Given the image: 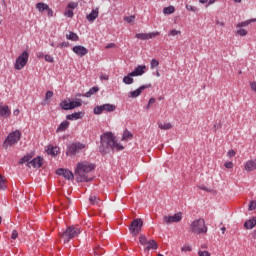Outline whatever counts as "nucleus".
Here are the masks:
<instances>
[{"mask_svg":"<svg viewBox=\"0 0 256 256\" xmlns=\"http://www.w3.org/2000/svg\"><path fill=\"white\" fill-rule=\"evenodd\" d=\"M151 69H155V67H159V60L152 59L150 62Z\"/></svg>","mask_w":256,"mask_h":256,"instance_id":"obj_38","label":"nucleus"},{"mask_svg":"<svg viewBox=\"0 0 256 256\" xmlns=\"http://www.w3.org/2000/svg\"><path fill=\"white\" fill-rule=\"evenodd\" d=\"M160 33L158 31L152 33H137L135 35L136 39H141V41H147V39H153L159 37Z\"/></svg>","mask_w":256,"mask_h":256,"instance_id":"obj_14","label":"nucleus"},{"mask_svg":"<svg viewBox=\"0 0 256 256\" xmlns=\"http://www.w3.org/2000/svg\"><path fill=\"white\" fill-rule=\"evenodd\" d=\"M254 21H256V19H251V20H247V21H244V22H240V23L237 24V27L238 28L247 27L248 25H251V23H254Z\"/></svg>","mask_w":256,"mask_h":256,"instance_id":"obj_34","label":"nucleus"},{"mask_svg":"<svg viewBox=\"0 0 256 256\" xmlns=\"http://www.w3.org/2000/svg\"><path fill=\"white\" fill-rule=\"evenodd\" d=\"M35 157V151H30L24 157H22L19 161L20 165L27 163L26 166L33 167L34 169H40L43 167V157L37 156ZM34 158V159H33Z\"/></svg>","mask_w":256,"mask_h":256,"instance_id":"obj_3","label":"nucleus"},{"mask_svg":"<svg viewBox=\"0 0 256 256\" xmlns=\"http://www.w3.org/2000/svg\"><path fill=\"white\" fill-rule=\"evenodd\" d=\"M198 255L199 256H211V253H209V251H199Z\"/></svg>","mask_w":256,"mask_h":256,"instance_id":"obj_51","label":"nucleus"},{"mask_svg":"<svg viewBox=\"0 0 256 256\" xmlns=\"http://www.w3.org/2000/svg\"><path fill=\"white\" fill-rule=\"evenodd\" d=\"M235 154V150H229L227 153L228 157H235Z\"/></svg>","mask_w":256,"mask_h":256,"instance_id":"obj_55","label":"nucleus"},{"mask_svg":"<svg viewBox=\"0 0 256 256\" xmlns=\"http://www.w3.org/2000/svg\"><path fill=\"white\" fill-rule=\"evenodd\" d=\"M79 7V4L77 2H70L68 4V9H77Z\"/></svg>","mask_w":256,"mask_h":256,"instance_id":"obj_43","label":"nucleus"},{"mask_svg":"<svg viewBox=\"0 0 256 256\" xmlns=\"http://www.w3.org/2000/svg\"><path fill=\"white\" fill-rule=\"evenodd\" d=\"M181 251H191V246L184 245L182 246Z\"/></svg>","mask_w":256,"mask_h":256,"instance_id":"obj_54","label":"nucleus"},{"mask_svg":"<svg viewBox=\"0 0 256 256\" xmlns=\"http://www.w3.org/2000/svg\"><path fill=\"white\" fill-rule=\"evenodd\" d=\"M158 127L159 129L167 131L169 129H172L173 125H171V123H165V124H159Z\"/></svg>","mask_w":256,"mask_h":256,"instance_id":"obj_35","label":"nucleus"},{"mask_svg":"<svg viewBox=\"0 0 256 256\" xmlns=\"http://www.w3.org/2000/svg\"><path fill=\"white\" fill-rule=\"evenodd\" d=\"M142 228H143V219L137 218L131 222L129 231H130L131 235H133V237H137V235H139V233H141Z\"/></svg>","mask_w":256,"mask_h":256,"instance_id":"obj_9","label":"nucleus"},{"mask_svg":"<svg viewBox=\"0 0 256 256\" xmlns=\"http://www.w3.org/2000/svg\"><path fill=\"white\" fill-rule=\"evenodd\" d=\"M98 91H99V87L94 86L90 88L89 91L86 92L85 94H78L77 97H91L92 95H95V93H97Z\"/></svg>","mask_w":256,"mask_h":256,"instance_id":"obj_21","label":"nucleus"},{"mask_svg":"<svg viewBox=\"0 0 256 256\" xmlns=\"http://www.w3.org/2000/svg\"><path fill=\"white\" fill-rule=\"evenodd\" d=\"M207 1H209V0H199V2L202 3L203 5H205V3H207Z\"/></svg>","mask_w":256,"mask_h":256,"instance_id":"obj_63","label":"nucleus"},{"mask_svg":"<svg viewBox=\"0 0 256 256\" xmlns=\"http://www.w3.org/2000/svg\"><path fill=\"white\" fill-rule=\"evenodd\" d=\"M216 24H217V25H220L221 27H225V22L217 21Z\"/></svg>","mask_w":256,"mask_h":256,"instance_id":"obj_61","label":"nucleus"},{"mask_svg":"<svg viewBox=\"0 0 256 256\" xmlns=\"http://www.w3.org/2000/svg\"><path fill=\"white\" fill-rule=\"evenodd\" d=\"M117 107L113 104H104L100 106L94 107V115H101L103 111H106L107 113H113Z\"/></svg>","mask_w":256,"mask_h":256,"instance_id":"obj_10","label":"nucleus"},{"mask_svg":"<svg viewBox=\"0 0 256 256\" xmlns=\"http://www.w3.org/2000/svg\"><path fill=\"white\" fill-rule=\"evenodd\" d=\"M133 77L135 76L131 75V72H130L127 76H124L123 83H125V85H133L134 83Z\"/></svg>","mask_w":256,"mask_h":256,"instance_id":"obj_28","label":"nucleus"},{"mask_svg":"<svg viewBox=\"0 0 256 256\" xmlns=\"http://www.w3.org/2000/svg\"><path fill=\"white\" fill-rule=\"evenodd\" d=\"M69 121L65 120L63 121L57 128L56 133H63V131H67L69 129Z\"/></svg>","mask_w":256,"mask_h":256,"instance_id":"obj_22","label":"nucleus"},{"mask_svg":"<svg viewBox=\"0 0 256 256\" xmlns=\"http://www.w3.org/2000/svg\"><path fill=\"white\" fill-rule=\"evenodd\" d=\"M256 209V201H251L249 204V211H255Z\"/></svg>","mask_w":256,"mask_h":256,"instance_id":"obj_46","label":"nucleus"},{"mask_svg":"<svg viewBox=\"0 0 256 256\" xmlns=\"http://www.w3.org/2000/svg\"><path fill=\"white\" fill-rule=\"evenodd\" d=\"M46 152L48 153V155H52L53 157H55L59 153V147H53L52 145H50L48 146Z\"/></svg>","mask_w":256,"mask_h":256,"instance_id":"obj_25","label":"nucleus"},{"mask_svg":"<svg viewBox=\"0 0 256 256\" xmlns=\"http://www.w3.org/2000/svg\"><path fill=\"white\" fill-rule=\"evenodd\" d=\"M237 35H240L241 37H245V35H247V30L240 28L239 30H237Z\"/></svg>","mask_w":256,"mask_h":256,"instance_id":"obj_42","label":"nucleus"},{"mask_svg":"<svg viewBox=\"0 0 256 256\" xmlns=\"http://www.w3.org/2000/svg\"><path fill=\"white\" fill-rule=\"evenodd\" d=\"M150 87H151V84L142 85L138 89L129 92L128 97L130 99H137V97H139V95H141V93H143V91H145V89H149Z\"/></svg>","mask_w":256,"mask_h":256,"instance_id":"obj_13","label":"nucleus"},{"mask_svg":"<svg viewBox=\"0 0 256 256\" xmlns=\"http://www.w3.org/2000/svg\"><path fill=\"white\" fill-rule=\"evenodd\" d=\"M83 115H85V113L75 112V113L66 115V119L68 121H77V119H81V117H83Z\"/></svg>","mask_w":256,"mask_h":256,"instance_id":"obj_19","label":"nucleus"},{"mask_svg":"<svg viewBox=\"0 0 256 256\" xmlns=\"http://www.w3.org/2000/svg\"><path fill=\"white\" fill-rule=\"evenodd\" d=\"M72 51H73V53L78 55V57H85V55H87V53H89V50L87 48H85V46H82V45L74 46L72 48Z\"/></svg>","mask_w":256,"mask_h":256,"instance_id":"obj_15","label":"nucleus"},{"mask_svg":"<svg viewBox=\"0 0 256 256\" xmlns=\"http://www.w3.org/2000/svg\"><path fill=\"white\" fill-rule=\"evenodd\" d=\"M86 145L81 142H74L67 147L66 155L68 157H75L77 153H81Z\"/></svg>","mask_w":256,"mask_h":256,"instance_id":"obj_8","label":"nucleus"},{"mask_svg":"<svg viewBox=\"0 0 256 256\" xmlns=\"http://www.w3.org/2000/svg\"><path fill=\"white\" fill-rule=\"evenodd\" d=\"M181 219H183V213L178 212L173 216H164L163 223H165L166 225H170V223H179Z\"/></svg>","mask_w":256,"mask_h":256,"instance_id":"obj_11","label":"nucleus"},{"mask_svg":"<svg viewBox=\"0 0 256 256\" xmlns=\"http://www.w3.org/2000/svg\"><path fill=\"white\" fill-rule=\"evenodd\" d=\"M145 69H147V66L145 65H138L134 71L130 72V75H133L134 77H141V75H144Z\"/></svg>","mask_w":256,"mask_h":256,"instance_id":"obj_16","label":"nucleus"},{"mask_svg":"<svg viewBox=\"0 0 256 256\" xmlns=\"http://www.w3.org/2000/svg\"><path fill=\"white\" fill-rule=\"evenodd\" d=\"M37 57H38L39 59H43V57H44L43 52L38 53V54H37Z\"/></svg>","mask_w":256,"mask_h":256,"instance_id":"obj_62","label":"nucleus"},{"mask_svg":"<svg viewBox=\"0 0 256 256\" xmlns=\"http://www.w3.org/2000/svg\"><path fill=\"white\" fill-rule=\"evenodd\" d=\"M21 141V131L16 130L8 134L7 138L4 140L2 147L3 149H9L13 145H17Z\"/></svg>","mask_w":256,"mask_h":256,"instance_id":"obj_6","label":"nucleus"},{"mask_svg":"<svg viewBox=\"0 0 256 256\" xmlns=\"http://www.w3.org/2000/svg\"><path fill=\"white\" fill-rule=\"evenodd\" d=\"M95 255H103V249L101 247H98L94 250Z\"/></svg>","mask_w":256,"mask_h":256,"instance_id":"obj_48","label":"nucleus"},{"mask_svg":"<svg viewBox=\"0 0 256 256\" xmlns=\"http://www.w3.org/2000/svg\"><path fill=\"white\" fill-rule=\"evenodd\" d=\"M29 63V52L23 51L16 59L14 69L21 71Z\"/></svg>","mask_w":256,"mask_h":256,"instance_id":"obj_7","label":"nucleus"},{"mask_svg":"<svg viewBox=\"0 0 256 256\" xmlns=\"http://www.w3.org/2000/svg\"><path fill=\"white\" fill-rule=\"evenodd\" d=\"M66 39L69 41H79V36L75 32H69V34H66Z\"/></svg>","mask_w":256,"mask_h":256,"instance_id":"obj_30","label":"nucleus"},{"mask_svg":"<svg viewBox=\"0 0 256 256\" xmlns=\"http://www.w3.org/2000/svg\"><path fill=\"white\" fill-rule=\"evenodd\" d=\"M199 189L206 191L207 193H211V189L207 188L206 186H199Z\"/></svg>","mask_w":256,"mask_h":256,"instance_id":"obj_53","label":"nucleus"},{"mask_svg":"<svg viewBox=\"0 0 256 256\" xmlns=\"http://www.w3.org/2000/svg\"><path fill=\"white\" fill-rule=\"evenodd\" d=\"M190 231L191 233H194V235H203L207 233L208 228L207 225H205V219L200 218L192 221L190 224Z\"/></svg>","mask_w":256,"mask_h":256,"instance_id":"obj_5","label":"nucleus"},{"mask_svg":"<svg viewBox=\"0 0 256 256\" xmlns=\"http://www.w3.org/2000/svg\"><path fill=\"white\" fill-rule=\"evenodd\" d=\"M19 237V232L17 230H13L11 234V239H17Z\"/></svg>","mask_w":256,"mask_h":256,"instance_id":"obj_50","label":"nucleus"},{"mask_svg":"<svg viewBox=\"0 0 256 256\" xmlns=\"http://www.w3.org/2000/svg\"><path fill=\"white\" fill-rule=\"evenodd\" d=\"M139 242H140L141 245L145 246V245H147L149 240H147V236L146 235H140Z\"/></svg>","mask_w":256,"mask_h":256,"instance_id":"obj_36","label":"nucleus"},{"mask_svg":"<svg viewBox=\"0 0 256 256\" xmlns=\"http://www.w3.org/2000/svg\"><path fill=\"white\" fill-rule=\"evenodd\" d=\"M45 61H47V63H55V59L53 58V56L46 54L44 56Z\"/></svg>","mask_w":256,"mask_h":256,"instance_id":"obj_40","label":"nucleus"},{"mask_svg":"<svg viewBox=\"0 0 256 256\" xmlns=\"http://www.w3.org/2000/svg\"><path fill=\"white\" fill-rule=\"evenodd\" d=\"M56 174L64 177V179H68V181L75 179V175L73 174V172L65 168H59L58 170H56Z\"/></svg>","mask_w":256,"mask_h":256,"instance_id":"obj_12","label":"nucleus"},{"mask_svg":"<svg viewBox=\"0 0 256 256\" xmlns=\"http://www.w3.org/2000/svg\"><path fill=\"white\" fill-rule=\"evenodd\" d=\"M155 101H156L155 98H150L148 104L153 105V103H155Z\"/></svg>","mask_w":256,"mask_h":256,"instance_id":"obj_59","label":"nucleus"},{"mask_svg":"<svg viewBox=\"0 0 256 256\" xmlns=\"http://www.w3.org/2000/svg\"><path fill=\"white\" fill-rule=\"evenodd\" d=\"M113 47H115V43H110L106 45V49H113Z\"/></svg>","mask_w":256,"mask_h":256,"instance_id":"obj_58","label":"nucleus"},{"mask_svg":"<svg viewBox=\"0 0 256 256\" xmlns=\"http://www.w3.org/2000/svg\"><path fill=\"white\" fill-rule=\"evenodd\" d=\"M97 17H99V9H93L87 16L86 19L87 21H89L90 23H93V21H95V19H97Z\"/></svg>","mask_w":256,"mask_h":256,"instance_id":"obj_18","label":"nucleus"},{"mask_svg":"<svg viewBox=\"0 0 256 256\" xmlns=\"http://www.w3.org/2000/svg\"><path fill=\"white\" fill-rule=\"evenodd\" d=\"M255 226H256V218H252L250 220H247L244 223L245 229H253V227H255Z\"/></svg>","mask_w":256,"mask_h":256,"instance_id":"obj_26","label":"nucleus"},{"mask_svg":"<svg viewBox=\"0 0 256 256\" xmlns=\"http://www.w3.org/2000/svg\"><path fill=\"white\" fill-rule=\"evenodd\" d=\"M123 145L117 143V137L112 132H105L100 136L99 152L107 155L109 151H123Z\"/></svg>","mask_w":256,"mask_h":256,"instance_id":"obj_1","label":"nucleus"},{"mask_svg":"<svg viewBox=\"0 0 256 256\" xmlns=\"http://www.w3.org/2000/svg\"><path fill=\"white\" fill-rule=\"evenodd\" d=\"M250 87H251L252 91H255V93H256V82H251Z\"/></svg>","mask_w":256,"mask_h":256,"instance_id":"obj_57","label":"nucleus"},{"mask_svg":"<svg viewBox=\"0 0 256 256\" xmlns=\"http://www.w3.org/2000/svg\"><path fill=\"white\" fill-rule=\"evenodd\" d=\"M46 11H47L48 17H53V10L49 8V6H48V9H46Z\"/></svg>","mask_w":256,"mask_h":256,"instance_id":"obj_56","label":"nucleus"},{"mask_svg":"<svg viewBox=\"0 0 256 256\" xmlns=\"http://www.w3.org/2000/svg\"><path fill=\"white\" fill-rule=\"evenodd\" d=\"M129 139H133V134L129 130H125L123 133L122 141H129Z\"/></svg>","mask_w":256,"mask_h":256,"instance_id":"obj_32","label":"nucleus"},{"mask_svg":"<svg viewBox=\"0 0 256 256\" xmlns=\"http://www.w3.org/2000/svg\"><path fill=\"white\" fill-rule=\"evenodd\" d=\"M64 15H65V17H69L70 19H72V17H73V10H66L65 12H64Z\"/></svg>","mask_w":256,"mask_h":256,"instance_id":"obj_47","label":"nucleus"},{"mask_svg":"<svg viewBox=\"0 0 256 256\" xmlns=\"http://www.w3.org/2000/svg\"><path fill=\"white\" fill-rule=\"evenodd\" d=\"M83 105V101L81 99H76L75 101L70 100V110L77 109V107H81Z\"/></svg>","mask_w":256,"mask_h":256,"instance_id":"obj_27","label":"nucleus"},{"mask_svg":"<svg viewBox=\"0 0 256 256\" xmlns=\"http://www.w3.org/2000/svg\"><path fill=\"white\" fill-rule=\"evenodd\" d=\"M186 9L187 11H192V13H197V11H199V8L189 4H186Z\"/></svg>","mask_w":256,"mask_h":256,"instance_id":"obj_37","label":"nucleus"},{"mask_svg":"<svg viewBox=\"0 0 256 256\" xmlns=\"http://www.w3.org/2000/svg\"><path fill=\"white\" fill-rule=\"evenodd\" d=\"M79 235H81V228L75 226H69L65 231L60 233V237L64 243H69L71 239H75Z\"/></svg>","mask_w":256,"mask_h":256,"instance_id":"obj_4","label":"nucleus"},{"mask_svg":"<svg viewBox=\"0 0 256 256\" xmlns=\"http://www.w3.org/2000/svg\"><path fill=\"white\" fill-rule=\"evenodd\" d=\"M159 245L155 240H149L148 243H146L145 251H151V249H157Z\"/></svg>","mask_w":256,"mask_h":256,"instance_id":"obj_24","label":"nucleus"},{"mask_svg":"<svg viewBox=\"0 0 256 256\" xmlns=\"http://www.w3.org/2000/svg\"><path fill=\"white\" fill-rule=\"evenodd\" d=\"M0 189H7V185H5V178L0 174Z\"/></svg>","mask_w":256,"mask_h":256,"instance_id":"obj_39","label":"nucleus"},{"mask_svg":"<svg viewBox=\"0 0 256 256\" xmlns=\"http://www.w3.org/2000/svg\"><path fill=\"white\" fill-rule=\"evenodd\" d=\"M52 97H53V91L48 90L45 94V100L47 101V100L51 99Z\"/></svg>","mask_w":256,"mask_h":256,"instance_id":"obj_45","label":"nucleus"},{"mask_svg":"<svg viewBox=\"0 0 256 256\" xmlns=\"http://www.w3.org/2000/svg\"><path fill=\"white\" fill-rule=\"evenodd\" d=\"M224 166L226 167V169H233V162L227 161L225 162Z\"/></svg>","mask_w":256,"mask_h":256,"instance_id":"obj_49","label":"nucleus"},{"mask_svg":"<svg viewBox=\"0 0 256 256\" xmlns=\"http://www.w3.org/2000/svg\"><path fill=\"white\" fill-rule=\"evenodd\" d=\"M60 107L63 109V111H71V99L63 100L60 103Z\"/></svg>","mask_w":256,"mask_h":256,"instance_id":"obj_23","label":"nucleus"},{"mask_svg":"<svg viewBox=\"0 0 256 256\" xmlns=\"http://www.w3.org/2000/svg\"><path fill=\"white\" fill-rule=\"evenodd\" d=\"M124 21H126V23H133V21H135V16H127L124 18Z\"/></svg>","mask_w":256,"mask_h":256,"instance_id":"obj_44","label":"nucleus"},{"mask_svg":"<svg viewBox=\"0 0 256 256\" xmlns=\"http://www.w3.org/2000/svg\"><path fill=\"white\" fill-rule=\"evenodd\" d=\"M36 9L40 12L43 13V11H46V9H49V5L43 3V2H38L36 4Z\"/></svg>","mask_w":256,"mask_h":256,"instance_id":"obj_29","label":"nucleus"},{"mask_svg":"<svg viewBox=\"0 0 256 256\" xmlns=\"http://www.w3.org/2000/svg\"><path fill=\"white\" fill-rule=\"evenodd\" d=\"M94 169L95 164L88 161L78 163L75 169L76 181H78V183H89L93 181V177L89 176V173L94 171Z\"/></svg>","mask_w":256,"mask_h":256,"instance_id":"obj_2","label":"nucleus"},{"mask_svg":"<svg viewBox=\"0 0 256 256\" xmlns=\"http://www.w3.org/2000/svg\"><path fill=\"white\" fill-rule=\"evenodd\" d=\"M0 117H11V110L8 105L0 106Z\"/></svg>","mask_w":256,"mask_h":256,"instance_id":"obj_20","label":"nucleus"},{"mask_svg":"<svg viewBox=\"0 0 256 256\" xmlns=\"http://www.w3.org/2000/svg\"><path fill=\"white\" fill-rule=\"evenodd\" d=\"M245 171L251 173V171H255L256 169V160H248L244 165Z\"/></svg>","mask_w":256,"mask_h":256,"instance_id":"obj_17","label":"nucleus"},{"mask_svg":"<svg viewBox=\"0 0 256 256\" xmlns=\"http://www.w3.org/2000/svg\"><path fill=\"white\" fill-rule=\"evenodd\" d=\"M90 205H98L101 203V199L95 195L89 197Z\"/></svg>","mask_w":256,"mask_h":256,"instance_id":"obj_31","label":"nucleus"},{"mask_svg":"<svg viewBox=\"0 0 256 256\" xmlns=\"http://www.w3.org/2000/svg\"><path fill=\"white\" fill-rule=\"evenodd\" d=\"M168 35H170L171 37H176V35H181V31L173 29L169 32Z\"/></svg>","mask_w":256,"mask_h":256,"instance_id":"obj_41","label":"nucleus"},{"mask_svg":"<svg viewBox=\"0 0 256 256\" xmlns=\"http://www.w3.org/2000/svg\"><path fill=\"white\" fill-rule=\"evenodd\" d=\"M164 15H172V13H175V7L174 6H168L163 9Z\"/></svg>","mask_w":256,"mask_h":256,"instance_id":"obj_33","label":"nucleus"},{"mask_svg":"<svg viewBox=\"0 0 256 256\" xmlns=\"http://www.w3.org/2000/svg\"><path fill=\"white\" fill-rule=\"evenodd\" d=\"M57 47H59L60 49L67 48L69 47V42H62Z\"/></svg>","mask_w":256,"mask_h":256,"instance_id":"obj_52","label":"nucleus"},{"mask_svg":"<svg viewBox=\"0 0 256 256\" xmlns=\"http://www.w3.org/2000/svg\"><path fill=\"white\" fill-rule=\"evenodd\" d=\"M253 239L256 240V231H254V233H253Z\"/></svg>","mask_w":256,"mask_h":256,"instance_id":"obj_64","label":"nucleus"},{"mask_svg":"<svg viewBox=\"0 0 256 256\" xmlns=\"http://www.w3.org/2000/svg\"><path fill=\"white\" fill-rule=\"evenodd\" d=\"M215 1H217V0H209V2L206 5V7H209V5H213V3H215Z\"/></svg>","mask_w":256,"mask_h":256,"instance_id":"obj_60","label":"nucleus"}]
</instances>
